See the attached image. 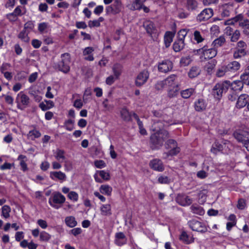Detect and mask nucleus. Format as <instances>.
Instances as JSON below:
<instances>
[{"instance_id": "obj_4", "label": "nucleus", "mask_w": 249, "mask_h": 249, "mask_svg": "<svg viewBox=\"0 0 249 249\" xmlns=\"http://www.w3.org/2000/svg\"><path fill=\"white\" fill-rule=\"evenodd\" d=\"M65 197L59 192H53L49 199V203L55 209H58L60 207L58 204H62L65 201Z\"/></svg>"}, {"instance_id": "obj_19", "label": "nucleus", "mask_w": 249, "mask_h": 249, "mask_svg": "<svg viewBox=\"0 0 249 249\" xmlns=\"http://www.w3.org/2000/svg\"><path fill=\"white\" fill-rule=\"evenodd\" d=\"M185 34H186V33ZM182 37L178 39L173 44V48L176 52H180L184 47L185 43L184 42V39L186 35L182 34Z\"/></svg>"}, {"instance_id": "obj_16", "label": "nucleus", "mask_w": 249, "mask_h": 249, "mask_svg": "<svg viewBox=\"0 0 249 249\" xmlns=\"http://www.w3.org/2000/svg\"><path fill=\"white\" fill-rule=\"evenodd\" d=\"M225 81L229 84V89L230 88L231 91L237 92V91H241L243 88L244 85L240 80L234 81L232 83H231V82L228 80H226Z\"/></svg>"}, {"instance_id": "obj_50", "label": "nucleus", "mask_w": 249, "mask_h": 249, "mask_svg": "<svg viewBox=\"0 0 249 249\" xmlns=\"http://www.w3.org/2000/svg\"><path fill=\"white\" fill-rule=\"evenodd\" d=\"M223 149V145L218 142H215L211 148V151L214 153H216V151H221Z\"/></svg>"}, {"instance_id": "obj_38", "label": "nucleus", "mask_w": 249, "mask_h": 249, "mask_svg": "<svg viewBox=\"0 0 249 249\" xmlns=\"http://www.w3.org/2000/svg\"><path fill=\"white\" fill-rule=\"evenodd\" d=\"M244 20L243 16L242 14H239L231 19L226 21L225 24V25H232L234 24V22H237L239 21L240 23V22L243 21Z\"/></svg>"}, {"instance_id": "obj_15", "label": "nucleus", "mask_w": 249, "mask_h": 249, "mask_svg": "<svg viewBox=\"0 0 249 249\" xmlns=\"http://www.w3.org/2000/svg\"><path fill=\"white\" fill-rule=\"evenodd\" d=\"M50 178L55 181L59 180L62 182L66 180L67 177L65 173L61 171H52L50 173Z\"/></svg>"}, {"instance_id": "obj_30", "label": "nucleus", "mask_w": 249, "mask_h": 249, "mask_svg": "<svg viewBox=\"0 0 249 249\" xmlns=\"http://www.w3.org/2000/svg\"><path fill=\"white\" fill-rule=\"evenodd\" d=\"M101 214L105 216H109L111 214V206L110 204H103L100 208Z\"/></svg>"}, {"instance_id": "obj_20", "label": "nucleus", "mask_w": 249, "mask_h": 249, "mask_svg": "<svg viewBox=\"0 0 249 249\" xmlns=\"http://www.w3.org/2000/svg\"><path fill=\"white\" fill-rule=\"evenodd\" d=\"M115 237V243L117 245L122 246L126 243L127 238L123 232L116 233Z\"/></svg>"}, {"instance_id": "obj_52", "label": "nucleus", "mask_w": 249, "mask_h": 249, "mask_svg": "<svg viewBox=\"0 0 249 249\" xmlns=\"http://www.w3.org/2000/svg\"><path fill=\"white\" fill-rule=\"evenodd\" d=\"M98 173L103 179L105 180H109L110 179V177L109 173L106 172L104 170L98 171Z\"/></svg>"}, {"instance_id": "obj_6", "label": "nucleus", "mask_w": 249, "mask_h": 249, "mask_svg": "<svg viewBox=\"0 0 249 249\" xmlns=\"http://www.w3.org/2000/svg\"><path fill=\"white\" fill-rule=\"evenodd\" d=\"M16 103L17 104V107L18 109L23 110L28 106L30 103V99L27 95L21 91L18 93L16 97Z\"/></svg>"}, {"instance_id": "obj_48", "label": "nucleus", "mask_w": 249, "mask_h": 249, "mask_svg": "<svg viewBox=\"0 0 249 249\" xmlns=\"http://www.w3.org/2000/svg\"><path fill=\"white\" fill-rule=\"evenodd\" d=\"M51 235L45 231H43L40 233V240L42 241L48 242L51 238Z\"/></svg>"}, {"instance_id": "obj_3", "label": "nucleus", "mask_w": 249, "mask_h": 249, "mask_svg": "<svg viewBox=\"0 0 249 249\" xmlns=\"http://www.w3.org/2000/svg\"><path fill=\"white\" fill-rule=\"evenodd\" d=\"M229 84L225 81L217 83L212 89V94L214 97L220 100L224 93H226L229 89Z\"/></svg>"}, {"instance_id": "obj_33", "label": "nucleus", "mask_w": 249, "mask_h": 249, "mask_svg": "<svg viewBox=\"0 0 249 249\" xmlns=\"http://www.w3.org/2000/svg\"><path fill=\"white\" fill-rule=\"evenodd\" d=\"M122 68V66L119 63L115 64L113 65L112 67V70L116 79H118L120 75H121Z\"/></svg>"}, {"instance_id": "obj_40", "label": "nucleus", "mask_w": 249, "mask_h": 249, "mask_svg": "<svg viewBox=\"0 0 249 249\" xmlns=\"http://www.w3.org/2000/svg\"><path fill=\"white\" fill-rule=\"evenodd\" d=\"M112 189L108 185H102L100 188V191L102 194L110 196L111 195Z\"/></svg>"}, {"instance_id": "obj_28", "label": "nucleus", "mask_w": 249, "mask_h": 249, "mask_svg": "<svg viewBox=\"0 0 249 249\" xmlns=\"http://www.w3.org/2000/svg\"><path fill=\"white\" fill-rule=\"evenodd\" d=\"M190 209L192 213L199 215H203L205 213L203 208L196 204L192 205Z\"/></svg>"}, {"instance_id": "obj_58", "label": "nucleus", "mask_w": 249, "mask_h": 249, "mask_svg": "<svg viewBox=\"0 0 249 249\" xmlns=\"http://www.w3.org/2000/svg\"><path fill=\"white\" fill-rule=\"evenodd\" d=\"M246 206V200L244 198H240L238 201L237 207L240 210H243Z\"/></svg>"}, {"instance_id": "obj_54", "label": "nucleus", "mask_w": 249, "mask_h": 249, "mask_svg": "<svg viewBox=\"0 0 249 249\" xmlns=\"http://www.w3.org/2000/svg\"><path fill=\"white\" fill-rule=\"evenodd\" d=\"M170 148L171 150L169 151V154L170 155V156H176L180 152V148L177 145Z\"/></svg>"}, {"instance_id": "obj_60", "label": "nucleus", "mask_w": 249, "mask_h": 249, "mask_svg": "<svg viewBox=\"0 0 249 249\" xmlns=\"http://www.w3.org/2000/svg\"><path fill=\"white\" fill-rule=\"evenodd\" d=\"M240 36L239 31L236 30L233 33L231 37V40L232 42H236L238 40Z\"/></svg>"}, {"instance_id": "obj_18", "label": "nucleus", "mask_w": 249, "mask_h": 249, "mask_svg": "<svg viewBox=\"0 0 249 249\" xmlns=\"http://www.w3.org/2000/svg\"><path fill=\"white\" fill-rule=\"evenodd\" d=\"M22 15L20 6H18L15 8L13 13L7 14L6 17L10 22H13L17 20L18 16H20Z\"/></svg>"}, {"instance_id": "obj_59", "label": "nucleus", "mask_w": 249, "mask_h": 249, "mask_svg": "<svg viewBox=\"0 0 249 249\" xmlns=\"http://www.w3.org/2000/svg\"><path fill=\"white\" fill-rule=\"evenodd\" d=\"M94 165L98 168H102L106 166V164L103 160H96L94 161Z\"/></svg>"}, {"instance_id": "obj_44", "label": "nucleus", "mask_w": 249, "mask_h": 249, "mask_svg": "<svg viewBox=\"0 0 249 249\" xmlns=\"http://www.w3.org/2000/svg\"><path fill=\"white\" fill-rule=\"evenodd\" d=\"M74 121L71 119H69L65 121L64 127L68 131H72L74 127Z\"/></svg>"}, {"instance_id": "obj_37", "label": "nucleus", "mask_w": 249, "mask_h": 249, "mask_svg": "<svg viewBox=\"0 0 249 249\" xmlns=\"http://www.w3.org/2000/svg\"><path fill=\"white\" fill-rule=\"evenodd\" d=\"M195 90L193 88H189L183 90L181 91L180 94L182 98L184 99L189 98L194 93H195Z\"/></svg>"}, {"instance_id": "obj_43", "label": "nucleus", "mask_w": 249, "mask_h": 249, "mask_svg": "<svg viewBox=\"0 0 249 249\" xmlns=\"http://www.w3.org/2000/svg\"><path fill=\"white\" fill-rule=\"evenodd\" d=\"M187 8L189 10H195L197 7V2L196 0H186Z\"/></svg>"}, {"instance_id": "obj_17", "label": "nucleus", "mask_w": 249, "mask_h": 249, "mask_svg": "<svg viewBox=\"0 0 249 249\" xmlns=\"http://www.w3.org/2000/svg\"><path fill=\"white\" fill-rule=\"evenodd\" d=\"M143 27L145 29L146 33L150 36L156 33L157 29L155 24L150 20L144 21L143 23Z\"/></svg>"}, {"instance_id": "obj_21", "label": "nucleus", "mask_w": 249, "mask_h": 249, "mask_svg": "<svg viewBox=\"0 0 249 249\" xmlns=\"http://www.w3.org/2000/svg\"><path fill=\"white\" fill-rule=\"evenodd\" d=\"M240 67L241 65L239 62L233 61L226 66V70L228 71L235 72L240 69Z\"/></svg>"}, {"instance_id": "obj_47", "label": "nucleus", "mask_w": 249, "mask_h": 249, "mask_svg": "<svg viewBox=\"0 0 249 249\" xmlns=\"http://www.w3.org/2000/svg\"><path fill=\"white\" fill-rule=\"evenodd\" d=\"M18 37L25 42H28L30 40V38L28 36V34L26 33V31L24 30L20 32L18 35Z\"/></svg>"}, {"instance_id": "obj_35", "label": "nucleus", "mask_w": 249, "mask_h": 249, "mask_svg": "<svg viewBox=\"0 0 249 249\" xmlns=\"http://www.w3.org/2000/svg\"><path fill=\"white\" fill-rule=\"evenodd\" d=\"M200 73V70L198 67L194 66L191 68L188 72V76L191 78H194L197 76Z\"/></svg>"}, {"instance_id": "obj_9", "label": "nucleus", "mask_w": 249, "mask_h": 249, "mask_svg": "<svg viewBox=\"0 0 249 249\" xmlns=\"http://www.w3.org/2000/svg\"><path fill=\"white\" fill-rule=\"evenodd\" d=\"M245 107H247L249 110V95L247 94H242L237 99L236 107L240 109Z\"/></svg>"}, {"instance_id": "obj_22", "label": "nucleus", "mask_w": 249, "mask_h": 249, "mask_svg": "<svg viewBox=\"0 0 249 249\" xmlns=\"http://www.w3.org/2000/svg\"><path fill=\"white\" fill-rule=\"evenodd\" d=\"M164 124L161 120H155L152 126V129L155 132H160L162 131H167L163 129Z\"/></svg>"}, {"instance_id": "obj_24", "label": "nucleus", "mask_w": 249, "mask_h": 249, "mask_svg": "<svg viewBox=\"0 0 249 249\" xmlns=\"http://www.w3.org/2000/svg\"><path fill=\"white\" fill-rule=\"evenodd\" d=\"M248 53V51L247 50L234 49L233 52V57L235 59H241L245 57Z\"/></svg>"}, {"instance_id": "obj_23", "label": "nucleus", "mask_w": 249, "mask_h": 249, "mask_svg": "<svg viewBox=\"0 0 249 249\" xmlns=\"http://www.w3.org/2000/svg\"><path fill=\"white\" fill-rule=\"evenodd\" d=\"M195 109L196 111L200 112L205 110L207 106L205 101L203 99H198L195 103Z\"/></svg>"}, {"instance_id": "obj_1", "label": "nucleus", "mask_w": 249, "mask_h": 249, "mask_svg": "<svg viewBox=\"0 0 249 249\" xmlns=\"http://www.w3.org/2000/svg\"><path fill=\"white\" fill-rule=\"evenodd\" d=\"M170 137L168 131L160 132H154L149 138V145L152 150L159 149L161 147L164 142Z\"/></svg>"}, {"instance_id": "obj_51", "label": "nucleus", "mask_w": 249, "mask_h": 249, "mask_svg": "<svg viewBox=\"0 0 249 249\" xmlns=\"http://www.w3.org/2000/svg\"><path fill=\"white\" fill-rule=\"evenodd\" d=\"M176 145H177V142L173 139H169L165 142V146L166 149H170V148L176 146Z\"/></svg>"}, {"instance_id": "obj_14", "label": "nucleus", "mask_w": 249, "mask_h": 249, "mask_svg": "<svg viewBox=\"0 0 249 249\" xmlns=\"http://www.w3.org/2000/svg\"><path fill=\"white\" fill-rule=\"evenodd\" d=\"M149 166L151 169L159 172H162L164 169L162 161L158 159H155L151 160L149 163Z\"/></svg>"}, {"instance_id": "obj_46", "label": "nucleus", "mask_w": 249, "mask_h": 249, "mask_svg": "<svg viewBox=\"0 0 249 249\" xmlns=\"http://www.w3.org/2000/svg\"><path fill=\"white\" fill-rule=\"evenodd\" d=\"M11 212V208L8 205H4L2 207V215L5 218L10 216L9 213Z\"/></svg>"}, {"instance_id": "obj_57", "label": "nucleus", "mask_w": 249, "mask_h": 249, "mask_svg": "<svg viewBox=\"0 0 249 249\" xmlns=\"http://www.w3.org/2000/svg\"><path fill=\"white\" fill-rule=\"evenodd\" d=\"M49 27V24L47 22H42L38 24V30L41 33H43Z\"/></svg>"}, {"instance_id": "obj_42", "label": "nucleus", "mask_w": 249, "mask_h": 249, "mask_svg": "<svg viewBox=\"0 0 249 249\" xmlns=\"http://www.w3.org/2000/svg\"><path fill=\"white\" fill-rule=\"evenodd\" d=\"M41 136V133L38 130H33L29 131L27 134L28 138L32 140H34L36 138H38Z\"/></svg>"}, {"instance_id": "obj_53", "label": "nucleus", "mask_w": 249, "mask_h": 249, "mask_svg": "<svg viewBox=\"0 0 249 249\" xmlns=\"http://www.w3.org/2000/svg\"><path fill=\"white\" fill-rule=\"evenodd\" d=\"M194 39L196 41L197 43H200L204 40V38L200 35V33L198 31H195L194 33Z\"/></svg>"}, {"instance_id": "obj_13", "label": "nucleus", "mask_w": 249, "mask_h": 249, "mask_svg": "<svg viewBox=\"0 0 249 249\" xmlns=\"http://www.w3.org/2000/svg\"><path fill=\"white\" fill-rule=\"evenodd\" d=\"M173 69V63L168 59L163 60L159 63L158 70L160 72H167Z\"/></svg>"}, {"instance_id": "obj_62", "label": "nucleus", "mask_w": 249, "mask_h": 249, "mask_svg": "<svg viewBox=\"0 0 249 249\" xmlns=\"http://www.w3.org/2000/svg\"><path fill=\"white\" fill-rule=\"evenodd\" d=\"M247 44L244 41L241 40L237 42L236 47L234 49L247 50Z\"/></svg>"}, {"instance_id": "obj_45", "label": "nucleus", "mask_w": 249, "mask_h": 249, "mask_svg": "<svg viewBox=\"0 0 249 249\" xmlns=\"http://www.w3.org/2000/svg\"><path fill=\"white\" fill-rule=\"evenodd\" d=\"M240 79V81H242L243 85H249V74H248L247 71H244V72L241 75Z\"/></svg>"}, {"instance_id": "obj_41", "label": "nucleus", "mask_w": 249, "mask_h": 249, "mask_svg": "<svg viewBox=\"0 0 249 249\" xmlns=\"http://www.w3.org/2000/svg\"><path fill=\"white\" fill-rule=\"evenodd\" d=\"M239 25L244 29L243 32L246 35H249V20L245 19L239 23Z\"/></svg>"}, {"instance_id": "obj_5", "label": "nucleus", "mask_w": 249, "mask_h": 249, "mask_svg": "<svg viewBox=\"0 0 249 249\" xmlns=\"http://www.w3.org/2000/svg\"><path fill=\"white\" fill-rule=\"evenodd\" d=\"M233 136L238 142L242 143L247 150L249 151V133L245 131L239 130L234 132Z\"/></svg>"}, {"instance_id": "obj_64", "label": "nucleus", "mask_w": 249, "mask_h": 249, "mask_svg": "<svg viewBox=\"0 0 249 249\" xmlns=\"http://www.w3.org/2000/svg\"><path fill=\"white\" fill-rule=\"evenodd\" d=\"M68 196L70 199L73 200L74 201H76L78 198V194L74 191L70 192Z\"/></svg>"}, {"instance_id": "obj_7", "label": "nucleus", "mask_w": 249, "mask_h": 249, "mask_svg": "<svg viewBox=\"0 0 249 249\" xmlns=\"http://www.w3.org/2000/svg\"><path fill=\"white\" fill-rule=\"evenodd\" d=\"M190 228L194 231L205 233L207 231V229L205 224L196 220H192L188 222Z\"/></svg>"}, {"instance_id": "obj_12", "label": "nucleus", "mask_w": 249, "mask_h": 249, "mask_svg": "<svg viewBox=\"0 0 249 249\" xmlns=\"http://www.w3.org/2000/svg\"><path fill=\"white\" fill-rule=\"evenodd\" d=\"M177 202L182 206H186L191 205L193 200L190 197L185 194H178L176 198Z\"/></svg>"}, {"instance_id": "obj_34", "label": "nucleus", "mask_w": 249, "mask_h": 249, "mask_svg": "<svg viewBox=\"0 0 249 249\" xmlns=\"http://www.w3.org/2000/svg\"><path fill=\"white\" fill-rule=\"evenodd\" d=\"M65 222L66 224L69 227L73 228L77 224L74 217L72 216H67L65 218Z\"/></svg>"}, {"instance_id": "obj_56", "label": "nucleus", "mask_w": 249, "mask_h": 249, "mask_svg": "<svg viewBox=\"0 0 249 249\" xmlns=\"http://www.w3.org/2000/svg\"><path fill=\"white\" fill-rule=\"evenodd\" d=\"M171 179L167 176H161L158 178V181L161 184H169Z\"/></svg>"}, {"instance_id": "obj_11", "label": "nucleus", "mask_w": 249, "mask_h": 249, "mask_svg": "<svg viewBox=\"0 0 249 249\" xmlns=\"http://www.w3.org/2000/svg\"><path fill=\"white\" fill-rule=\"evenodd\" d=\"M213 10L211 8L204 9L196 17V19L199 22L204 21L210 19L213 16Z\"/></svg>"}, {"instance_id": "obj_25", "label": "nucleus", "mask_w": 249, "mask_h": 249, "mask_svg": "<svg viewBox=\"0 0 249 249\" xmlns=\"http://www.w3.org/2000/svg\"><path fill=\"white\" fill-rule=\"evenodd\" d=\"M226 42V39L223 36H219L218 38L214 39L211 44V46L213 47L217 50V48L223 46Z\"/></svg>"}, {"instance_id": "obj_2", "label": "nucleus", "mask_w": 249, "mask_h": 249, "mask_svg": "<svg viewBox=\"0 0 249 249\" xmlns=\"http://www.w3.org/2000/svg\"><path fill=\"white\" fill-rule=\"evenodd\" d=\"M61 60L56 64H55L54 68L57 69L59 71H62L65 73H68L70 71V67L69 66L71 61V56L69 53H64L61 54Z\"/></svg>"}, {"instance_id": "obj_32", "label": "nucleus", "mask_w": 249, "mask_h": 249, "mask_svg": "<svg viewBox=\"0 0 249 249\" xmlns=\"http://www.w3.org/2000/svg\"><path fill=\"white\" fill-rule=\"evenodd\" d=\"M179 239L187 244H190L194 242V238L189 237L186 232L183 231L180 235Z\"/></svg>"}, {"instance_id": "obj_61", "label": "nucleus", "mask_w": 249, "mask_h": 249, "mask_svg": "<svg viewBox=\"0 0 249 249\" xmlns=\"http://www.w3.org/2000/svg\"><path fill=\"white\" fill-rule=\"evenodd\" d=\"M230 15V11L228 8L227 4L224 5L222 7V12L221 13V16L222 17H227Z\"/></svg>"}, {"instance_id": "obj_31", "label": "nucleus", "mask_w": 249, "mask_h": 249, "mask_svg": "<svg viewBox=\"0 0 249 249\" xmlns=\"http://www.w3.org/2000/svg\"><path fill=\"white\" fill-rule=\"evenodd\" d=\"M146 0H135L131 4L130 9L131 10H140L142 8L143 3Z\"/></svg>"}, {"instance_id": "obj_26", "label": "nucleus", "mask_w": 249, "mask_h": 249, "mask_svg": "<svg viewBox=\"0 0 249 249\" xmlns=\"http://www.w3.org/2000/svg\"><path fill=\"white\" fill-rule=\"evenodd\" d=\"M121 117L122 119L125 122H130L131 121V113L129 112L126 107H123L120 111Z\"/></svg>"}, {"instance_id": "obj_49", "label": "nucleus", "mask_w": 249, "mask_h": 249, "mask_svg": "<svg viewBox=\"0 0 249 249\" xmlns=\"http://www.w3.org/2000/svg\"><path fill=\"white\" fill-rule=\"evenodd\" d=\"M65 151L63 150L57 149L56 152V155L55 156V158L57 160L60 161V160H64L65 159L64 156Z\"/></svg>"}, {"instance_id": "obj_10", "label": "nucleus", "mask_w": 249, "mask_h": 249, "mask_svg": "<svg viewBox=\"0 0 249 249\" xmlns=\"http://www.w3.org/2000/svg\"><path fill=\"white\" fill-rule=\"evenodd\" d=\"M149 73L147 70H144L141 71L137 76L135 84L137 87L143 85L147 80Z\"/></svg>"}, {"instance_id": "obj_29", "label": "nucleus", "mask_w": 249, "mask_h": 249, "mask_svg": "<svg viewBox=\"0 0 249 249\" xmlns=\"http://www.w3.org/2000/svg\"><path fill=\"white\" fill-rule=\"evenodd\" d=\"M179 89L178 85H174L173 87L170 88L168 90L167 96L170 98L175 97L177 96Z\"/></svg>"}, {"instance_id": "obj_55", "label": "nucleus", "mask_w": 249, "mask_h": 249, "mask_svg": "<svg viewBox=\"0 0 249 249\" xmlns=\"http://www.w3.org/2000/svg\"><path fill=\"white\" fill-rule=\"evenodd\" d=\"M166 86V82L163 80L157 82L155 85V88L157 90H160L164 88Z\"/></svg>"}, {"instance_id": "obj_39", "label": "nucleus", "mask_w": 249, "mask_h": 249, "mask_svg": "<svg viewBox=\"0 0 249 249\" xmlns=\"http://www.w3.org/2000/svg\"><path fill=\"white\" fill-rule=\"evenodd\" d=\"M176 77V75L172 74L164 79V81L166 82V85L170 87V88L173 87L174 85H178L175 83Z\"/></svg>"}, {"instance_id": "obj_8", "label": "nucleus", "mask_w": 249, "mask_h": 249, "mask_svg": "<svg viewBox=\"0 0 249 249\" xmlns=\"http://www.w3.org/2000/svg\"><path fill=\"white\" fill-rule=\"evenodd\" d=\"M217 53V50L213 47H210L208 45H204L203 58L202 61H207L208 59L214 57Z\"/></svg>"}, {"instance_id": "obj_36", "label": "nucleus", "mask_w": 249, "mask_h": 249, "mask_svg": "<svg viewBox=\"0 0 249 249\" xmlns=\"http://www.w3.org/2000/svg\"><path fill=\"white\" fill-rule=\"evenodd\" d=\"M111 6L114 10V15L119 13L122 9V3L120 0H115Z\"/></svg>"}, {"instance_id": "obj_27", "label": "nucleus", "mask_w": 249, "mask_h": 249, "mask_svg": "<svg viewBox=\"0 0 249 249\" xmlns=\"http://www.w3.org/2000/svg\"><path fill=\"white\" fill-rule=\"evenodd\" d=\"M174 36V34L171 32L167 31L165 33L164 37V44L166 48L170 46L171 43L173 41V38Z\"/></svg>"}, {"instance_id": "obj_63", "label": "nucleus", "mask_w": 249, "mask_h": 249, "mask_svg": "<svg viewBox=\"0 0 249 249\" xmlns=\"http://www.w3.org/2000/svg\"><path fill=\"white\" fill-rule=\"evenodd\" d=\"M216 63V62L215 60H212L208 63V64L205 66V67L207 68L208 71H212L214 68Z\"/></svg>"}]
</instances>
